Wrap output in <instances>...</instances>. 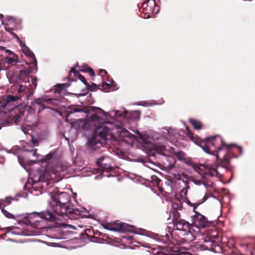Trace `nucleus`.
Instances as JSON below:
<instances>
[{
  "mask_svg": "<svg viewBox=\"0 0 255 255\" xmlns=\"http://www.w3.org/2000/svg\"><path fill=\"white\" fill-rule=\"evenodd\" d=\"M186 130L187 136L192 141L199 144L207 153L215 155L217 159H219V153L225 150L224 157L221 161V165L227 170H230V158L238 157L243 153L242 147L234 143L226 144L220 135L208 137L206 141H201L198 136H194L188 127H186Z\"/></svg>",
  "mask_w": 255,
  "mask_h": 255,
  "instance_id": "obj_1",
  "label": "nucleus"
},
{
  "mask_svg": "<svg viewBox=\"0 0 255 255\" xmlns=\"http://www.w3.org/2000/svg\"><path fill=\"white\" fill-rule=\"evenodd\" d=\"M106 114L105 113L104 116L97 113H94L87 119L88 124L94 126L95 130L92 136L88 138L87 143V149L89 153L96 154L103 151L104 144L105 143L109 129L105 126H98L97 124L104 123V117H106Z\"/></svg>",
  "mask_w": 255,
  "mask_h": 255,
  "instance_id": "obj_2",
  "label": "nucleus"
},
{
  "mask_svg": "<svg viewBox=\"0 0 255 255\" xmlns=\"http://www.w3.org/2000/svg\"><path fill=\"white\" fill-rule=\"evenodd\" d=\"M52 199L51 207L55 214L60 216L65 215L71 219L79 218L81 212L78 209L72 208L68 206L70 197L67 193L62 192L52 196Z\"/></svg>",
  "mask_w": 255,
  "mask_h": 255,
  "instance_id": "obj_3",
  "label": "nucleus"
},
{
  "mask_svg": "<svg viewBox=\"0 0 255 255\" xmlns=\"http://www.w3.org/2000/svg\"><path fill=\"white\" fill-rule=\"evenodd\" d=\"M21 219L19 221V224H24L30 226L33 229H40L39 227L40 221L39 219L45 221L53 222L56 220L55 216L50 211L46 210L41 212H32L21 215Z\"/></svg>",
  "mask_w": 255,
  "mask_h": 255,
  "instance_id": "obj_4",
  "label": "nucleus"
},
{
  "mask_svg": "<svg viewBox=\"0 0 255 255\" xmlns=\"http://www.w3.org/2000/svg\"><path fill=\"white\" fill-rule=\"evenodd\" d=\"M11 122L17 125H20L25 120L27 125L30 127H37L39 124L38 120L34 114H29L25 117V111L24 110H20L16 107L11 112Z\"/></svg>",
  "mask_w": 255,
  "mask_h": 255,
  "instance_id": "obj_5",
  "label": "nucleus"
},
{
  "mask_svg": "<svg viewBox=\"0 0 255 255\" xmlns=\"http://www.w3.org/2000/svg\"><path fill=\"white\" fill-rule=\"evenodd\" d=\"M102 226L104 229L113 231L131 233L135 232V227L133 226L122 222L118 223V221L113 223H106L102 224Z\"/></svg>",
  "mask_w": 255,
  "mask_h": 255,
  "instance_id": "obj_6",
  "label": "nucleus"
},
{
  "mask_svg": "<svg viewBox=\"0 0 255 255\" xmlns=\"http://www.w3.org/2000/svg\"><path fill=\"white\" fill-rule=\"evenodd\" d=\"M199 204H196V206H194V208L197 207ZM194 211L195 214L192 217L191 223L192 227L195 226L198 228H204L209 226V224H210V222L208 220L207 218L199 213L196 212L195 209H194Z\"/></svg>",
  "mask_w": 255,
  "mask_h": 255,
  "instance_id": "obj_7",
  "label": "nucleus"
},
{
  "mask_svg": "<svg viewBox=\"0 0 255 255\" xmlns=\"http://www.w3.org/2000/svg\"><path fill=\"white\" fill-rule=\"evenodd\" d=\"M113 161L109 156H102L96 160L97 164L102 171L110 172L113 170L112 166Z\"/></svg>",
  "mask_w": 255,
  "mask_h": 255,
  "instance_id": "obj_8",
  "label": "nucleus"
},
{
  "mask_svg": "<svg viewBox=\"0 0 255 255\" xmlns=\"http://www.w3.org/2000/svg\"><path fill=\"white\" fill-rule=\"evenodd\" d=\"M176 229L179 231H183L187 233L191 232L192 225L191 223L183 219L180 220H176V222L173 223Z\"/></svg>",
  "mask_w": 255,
  "mask_h": 255,
  "instance_id": "obj_9",
  "label": "nucleus"
},
{
  "mask_svg": "<svg viewBox=\"0 0 255 255\" xmlns=\"http://www.w3.org/2000/svg\"><path fill=\"white\" fill-rule=\"evenodd\" d=\"M71 110H72L71 111L69 112V114H71L73 112L78 113V112H84L85 113H97L99 114H103L104 116H105V112L103 110H102L100 108L95 107H93V106L84 108V110H82L81 109L76 108H72Z\"/></svg>",
  "mask_w": 255,
  "mask_h": 255,
  "instance_id": "obj_10",
  "label": "nucleus"
},
{
  "mask_svg": "<svg viewBox=\"0 0 255 255\" xmlns=\"http://www.w3.org/2000/svg\"><path fill=\"white\" fill-rule=\"evenodd\" d=\"M166 149L165 146L160 143H155L152 145V148L151 151L152 152V155L156 156V154H161L162 155L166 156L165 151Z\"/></svg>",
  "mask_w": 255,
  "mask_h": 255,
  "instance_id": "obj_11",
  "label": "nucleus"
},
{
  "mask_svg": "<svg viewBox=\"0 0 255 255\" xmlns=\"http://www.w3.org/2000/svg\"><path fill=\"white\" fill-rule=\"evenodd\" d=\"M11 56H7L4 59V63L7 65V67L15 65L18 62V56L13 52H11Z\"/></svg>",
  "mask_w": 255,
  "mask_h": 255,
  "instance_id": "obj_12",
  "label": "nucleus"
},
{
  "mask_svg": "<svg viewBox=\"0 0 255 255\" xmlns=\"http://www.w3.org/2000/svg\"><path fill=\"white\" fill-rule=\"evenodd\" d=\"M36 105L39 106L38 113H40L42 110H43L45 109L49 108V107L45 106V104L43 103V102L41 101L40 98L35 99L34 101L31 103L30 107H33V108L35 109L36 108Z\"/></svg>",
  "mask_w": 255,
  "mask_h": 255,
  "instance_id": "obj_13",
  "label": "nucleus"
},
{
  "mask_svg": "<svg viewBox=\"0 0 255 255\" xmlns=\"http://www.w3.org/2000/svg\"><path fill=\"white\" fill-rule=\"evenodd\" d=\"M0 209L3 213V214L8 219H16L18 220V222L19 223V221L21 219V215H17L15 216L13 214L9 213L8 211H7L4 208V205L0 203Z\"/></svg>",
  "mask_w": 255,
  "mask_h": 255,
  "instance_id": "obj_14",
  "label": "nucleus"
},
{
  "mask_svg": "<svg viewBox=\"0 0 255 255\" xmlns=\"http://www.w3.org/2000/svg\"><path fill=\"white\" fill-rule=\"evenodd\" d=\"M72 73H73L75 77H78L79 79L85 85H89V83L87 82L85 78L82 75H81L79 71L75 69L74 68H72L70 71V76Z\"/></svg>",
  "mask_w": 255,
  "mask_h": 255,
  "instance_id": "obj_15",
  "label": "nucleus"
},
{
  "mask_svg": "<svg viewBox=\"0 0 255 255\" xmlns=\"http://www.w3.org/2000/svg\"><path fill=\"white\" fill-rule=\"evenodd\" d=\"M136 255H155V254L146 249L144 247H140L136 251Z\"/></svg>",
  "mask_w": 255,
  "mask_h": 255,
  "instance_id": "obj_16",
  "label": "nucleus"
},
{
  "mask_svg": "<svg viewBox=\"0 0 255 255\" xmlns=\"http://www.w3.org/2000/svg\"><path fill=\"white\" fill-rule=\"evenodd\" d=\"M189 122L192 125L194 128L196 130H200L203 128L202 123L196 119L191 118L189 119Z\"/></svg>",
  "mask_w": 255,
  "mask_h": 255,
  "instance_id": "obj_17",
  "label": "nucleus"
},
{
  "mask_svg": "<svg viewBox=\"0 0 255 255\" xmlns=\"http://www.w3.org/2000/svg\"><path fill=\"white\" fill-rule=\"evenodd\" d=\"M205 242L206 244L210 243L209 246L207 245H203V247H206V249L207 250H211L212 248L213 245L216 243V241L214 238H212L209 237H206L205 238Z\"/></svg>",
  "mask_w": 255,
  "mask_h": 255,
  "instance_id": "obj_18",
  "label": "nucleus"
},
{
  "mask_svg": "<svg viewBox=\"0 0 255 255\" xmlns=\"http://www.w3.org/2000/svg\"><path fill=\"white\" fill-rule=\"evenodd\" d=\"M79 71L83 72H87L91 76H94L95 75V72L93 69L87 65L80 67Z\"/></svg>",
  "mask_w": 255,
  "mask_h": 255,
  "instance_id": "obj_19",
  "label": "nucleus"
},
{
  "mask_svg": "<svg viewBox=\"0 0 255 255\" xmlns=\"http://www.w3.org/2000/svg\"><path fill=\"white\" fill-rule=\"evenodd\" d=\"M55 154V152H50L49 154H47L46 156H45L44 157H43L41 160V162H46L48 164L52 162V160L54 158V156Z\"/></svg>",
  "mask_w": 255,
  "mask_h": 255,
  "instance_id": "obj_20",
  "label": "nucleus"
},
{
  "mask_svg": "<svg viewBox=\"0 0 255 255\" xmlns=\"http://www.w3.org/2000/svg\"><path fill=\"white\" fill-rule=\"evenodd\" d=\"M164 255H191V254L187 252H181L180 250L177 249L176 250H172L170 252L165 254Z\"/></svg>",
  "mask_w": 255,
  "mask_h": 255,
  "instance_id": "obj_21",
  "label": "nucleus"
},
{
  "mask_svg": "<svg viewBox=\"0 0 255 255\" xmlns=\"http://www.w3.org/2000/svg\"><path fill=\"white\" fill-rule=\"evenodd\" d=\"M172 206L174 210H181L183 207V203L181 200L175 199L173 201Z\"/></svg>",
  "mask_w": 255,
  "mask_h": 255,
  "instance_id": "obj_22",
  "label": "nucleus"
},
{
  "mask_svg": "<svg viewBox=\"0 0 255 255\" xmlns=\"http://www.w3.org/2000/svg\"><path fill=\"white\" fill-rule=\"evenodd\" d=\"M206 174L209 175L210 176H219L220 174L217 169L214 168H209L205 171Z\"/></svg>",
  "mask_w": 255,
  "mask_h": 255,
  "instance_id": "obj_23",
  "label": "nucleus"
},
{
  "mask_svg": "<svg viewBox=\"0 0 255 255\" xmlns=\"http://www.w3.org/2000/svg\"><path fill=\"white\" fill-rule=\"evenodd\" d=\"M5 30L10 33L11 35L14 38H16L18 40L20 41L19 37L14 32H13V28L10 27L8 24H6L4 27Z\"/></svg>",
  "mask_w": 255,
  "mask_h": 255,
  "instance_id": "obj_24",
  "label": "nucleus"
},
{
  "mask_svg": "<svg viewBox=\"0 0 255 255\" xmlns=\"http://www.w3.org/2000/svg\"><path fill=\"white\" fill-rule=\"evenodd\" d=\"M174 154L176 155L179 160H183L185 159V153L182 151L177 152H174Z\"/></svg>",
  "mask_w": 255,
  "mask_h": 255,
  "instance_id": "obj_25",
  "label": "nucleus"
},
{
  "mask_svg": "<svg viewBox=\"0 0 255 255\" xmlns=\"http://www.w3.org/2000/svg\"><path fill=\"white\" fill-rule=\"evenodd\" d=\"M150 178L151 182H152L154 186H158L160 182H161V180L155 175L151 176Z\"/></svg>",
  "mask_w": 255,
  "mask_h": 255,
  "instance_id": "obj_26",
  "label": "nucleus"
},
{
  "mask_svg": "<svg viewBox=\"0 0 255 255\" xmlns=\"http://www.w3.org/2000/svg\"><path fill=\"white\" fill-rule=\"evenodd\" d=\"M173 215V223L176 222V220H180L181 219H180V213L177 211V210H174L172 212Z\"/></svg>",
  "mask_w": 255,
  "mask_h": 255,
  "instance_id": "obj_27",
  "label": "nucleus"
},
{
  "mask_svg": "<svg viewBox=\"0 0 255 255\" xmlns=\"http://www.w3.org/2000/svg\"><path fill=\"white\" fill-rule=\"evenodd\" d=\"M192 167L196 172H199L200 170L202 169L201 167H203L204 168H205L206 166L204 164H193L192 165Z\"/></svg>",
  "mask_w": 255,
  "mask_h": 255,
  "instance_id": "obj_28",
  "label": "nucleus"
},
{
  "mask_svg": "<svg viewBox=\"0 0 255 255\" xmlns=\"http://www.w3.org/2000/svg\"><path fill=\"white\" fill-rule=\"evenodd\" d=\"M41 100V101L43 102L44 104L45 103L50 104L52 100H54V99L48 98L47 96H42L40 98Z\"/></svg>",
  "mask_w": 255,
  "mask_h": 255,
  "instance_id": "obj_29",
  "label": "nucleus"
},
{
  "mask_svg": "<svg viewBox=\"0 0 255 255\" xmlns=\"http://www.w3.org/2000/svg\"><path fill=\"white\" fill-rule=\"evenodd\" d=\"M64 88H65L64 84L57 85L56 86V88L55 89V92L60 93L61 92V91L64 89Z\"/></svg>",
  "mask_w": 255,
  "mask_h": 255,
  "instance_id": "obj_30",
  "label": "nucleus"
},
{
  "mask_svg": "<svg viewBox=\"0 0 255 255\" xmlns=\"http://www.w3.org/2000/svg\"><path fill=\"white\" fill-rule=\"evenodd\" d=\"M87 86V89L89 91H94L97 89V85L95 83H92L91 85L89 84V85H86Z\"/></svg>",
  "mask_w": 255,
  "mask_h": 255,
  "instance_id": "obj_31",
  "label": "nucleus"
},
{
  "mask_svg": "<svg viewBox=\"0 0 255 255\" xmlns=\"http://www.w3.org/2000/svg\"><path fill=\"white\" fill-rule=\"evenodd\" d=\"M0 203L4 205V208L5 206L9 205L11 203V198H6L2 201H0Z\"/></svg>",
  "mask_w": 255,
  "mask_h": 255,
  "instance_id": "obj_32",
  "label": "nucleus"
},
{
  "mask_svg": "<svg viewBox=\"0 0 255 255\" xmlns=\"http://www.w3.org/2000/svg\"><path fill=\"white\" fill-rule=\"evenodd\" d=\"M188 183L189 182L188 181L185 182L186 187L181 190V193L184 194L185 195L187 193V190L189 188V186L188 185Z\"/></svg>",
  "mask_w": 255,
  "mask_h": 255,
  "instance_id": "obj_33",
  "label": "nucleus"
},
{
  "mask_svg": "<svg viewBox=\"0 0 255 255\" xmlns=\"http://www.w3.org/2000/svg\"><path fill=\"white\" fill-rule=\"evenodd\" d=\"M31 141L34 146H37L38 145V140L37 138L34 137L33 135H31Z\"/></svg>",
  "mask_w": 255,
  "mask_h": 255,
  "instance_id": "obj_34",
  "label": "nucleus"
},
{
  "mask_svg": "<svg viewBox=\"0 0 255 255\" xmlns=\"http://www.w3.org/2000/svg\"><path fill=\"white\" fill-rule=\"evenodd\" d=\"M214 197V195L212 193L206 194L203 198V201L201 203H203L206 201L209 197Z\"/></svg>",
  "mask_w": 255,
  "mask_h": 255,
  "instance_id": "obj_35",
  "label": "nucleus"
},
{
  "mask_svg": "<svg viewBox=\"0 0 255 255\" xmlns=\"http://www.w3.org/2000/svg\"><path fill=\"white\" fill-rule=\"evenodd\" d=\"M25 54L31 58H33L34 59H35L34 54L33 53L30 51V50H27V52H25Z\"/></svg>",
  "mask_w": 255,
  "mask_h": 255,
  "instance_id": "obj_36",
  "label": "nucleus"
},
{
  "mask_svg": "<svg viewBox=\"0 0 255 255\" xmlns=\"http://www.w3.org/2000/svg\"><path fill=\"white\" fill-rule=\"evenodd\" d=\"M29 72L26 70H20L19 71V76L21 77L27 76Z\"/></svg>",
  "mask_w": 255,
  "mask_h": 255,
  "instance_id": "obj_37",
  "label": "nucleus"
},
{
  "mask_svg": "<svg viewBox=\"0 0 255 255\" xmlns=\"http://www.w3.org/2000/svg\"><path fill=\"white\" fill-rule=\"evenodd\" d=\"M108 73L107 71H106L104 69H100L99 70V74L101 75V77H103L104 76H106L107 75Z\"/></svg>",
  "mask_w": 255,
  "mask_h": 255,
  "instance_id": "obj_38",
  "label": "nucleus"
},
{
  "mask_svg": "<svg viewBox=\"0 0 255 255\" xmlns=\"http://www.w3.org/2000/svg\"><path fill=\"white\" fill-rule=\"evenodd\" d=\"M32 83L35 87L37 85V78L36 77H32Z\"/></svg>",
  "mask_w": 255,
  "mask_h": 255,
  "instance_id": "obj_39",
  "label": "nucleus"
},
{
  "mask_svg": "<svg viewBox=\"0 0 255 255\" xmlns=\"http://www.w3.org/2000/svg\"><path fill=\"white\" fill-rule=\"evenodd\" d=\"M36 151H37V149H33V150H31V151L33 153V156H36Z\"/></svg>",
  "mask_w": 255,
  "mask_h": 255,
  "instance_id": "obj_40",
  "label": "nucleus"
},
{
  "mask_svg": "<svg viewBox=\"0 0 255 255\" xmlns=\"http://www.w3.org/2000/svg\"><path fill=\"white\" fill-rule=\"evenodd\" d=\"M106 86L107 87L109 86V85L107 83H105L104 84H103L102 85H99V86H100V87H104V86Z\"/></svg>",
  "mask_w": 255,
  "mask_h": 255,
  "instance_id": "obj_41",
  "label": "nucleus"
},
{
  "mask_svg": "<svg viewBox=\"0 0 255 255\" xmlns=\"http://www.w3.org/2000/svg\"><path fill=\"white\" fill-rule=\"evenodd\" d=\"M149 0H146L143 4L142 6H144L145 4H147V2H149Z\"/></svg>",
  "mask_w": 255,
  "mask_h": 255,
  "instance_id": "obj_42",
  "label": "nucleus"
},
{
  "mask_svg": "<svg viewBox=\"0 0 255 255\" xmlns=\"http://www.w3.org/2000/svg\"><path fill=\"white\" fill-rule=\"evenodd\" d=\"M128 134H130V133L128 131H126L125 136H128Z\"/></svg>",
  "mask_w": 255,
  "mask_h": 255,
  "instance_id": "obj_43",
  "label": "nucleus"
},
{
  "mask_svg": "<svg viewBox=\"0 0 255 255\" xmlns=\"http://www.w3.org/2000/svg\"><path fill=\"white\" fill-rule=\"evenodd\" d=\"M6 52L8 53L9 55H11V52H12L10 50H7Z\"/></svg>",
  "mask_w": 255,
  "mask_h": 255,
  "instance_id": "obj_44",
  "label": "nucleus"
},
{
  "mask_svg": "<svg viewBox=\"0 0 255 255\" xmlns=\"http://www.w3.org/2000/svg\"><path fill=\"white\" fill-rule=\"evenodd\" d=\"M32 93H30L28 94V95H26V97L32 96Z\"/></svg>",
  "mask_w": 255,
  "mask_h": 255,
  "instance_id": "obj_45",
  "label": "nucleus"
},
{
  "mask_svg": "<svg viewBox=\"0 0 255 255\" xmlns=\"http://www.w3.org/2000/svg\"><path fill=\"white\" fill-rule=\"evenodd\" d=\"M251 255H255V253H251Z\"/></svg>",
  "mask_w": 255,
  "mask_h": 255,
  "instance_id": "obj_46",
  "label": "nucleus"
}]
</instances>
